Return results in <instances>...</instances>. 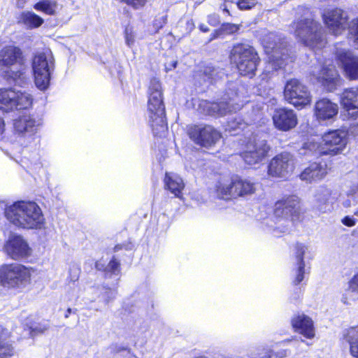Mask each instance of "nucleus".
<instances>
[{"label": "nucleus", "mask_w": 358, "mask_h": 358, "mask_svg": "<svg viewBox=\"0 0 358 358\" xmlns=\"http://www.w3.org/2000/svg\"><path fill=\"white\" fill-rule=\"evenodd\" d=\"M221 36H224V35H223L222 29L220 27L218 29H215L211 33L209 41L215 40V39L217 38L218 37H220Z\"/></svg>", "instance_id": "47"}, {"label": "nucleus", "mask_w": 358, "mask_h": 358, "mask_svg": "<svg viewBox=\"0 0 358 358\" xmlns=\"http://www.w3.org/2000/svg\"><path fill=\"white\" fill-rule=\"evenodd\" d=\"M49 328L48 325H38L36 327H30L29 333L31 336H35L38 334H43Z\"/></svg>", "instance_id": "41"}, {"label": "nucleus", "mask_w": 358, "mask_h": 358, "mask_svg": "<svg viewBox=\"0 0 358 358\" xmlns=\"http://www.w3.org/2000/svg\"><path fill=\"white\" fill-rule=\"evenodd\" d=\"M187 135L196 145L210 149L222 138V132L208 124H192L187 127Z\"/></svg>", "instance_id": "8"}, {"label": "nucleus", "mask_w": 358, "mask_h": 358, "mask_svg": "<svg viewBox=\"0 0 358 358\" xmlns=\"http://www.w3.org/2000/svg\"><path fill=\"white\" fill-rule=\"evenodd\" d=\"M306 249V246L301 243L296 242L294 245V257L296 260V267L293 269L294 276L292 281V284L294 286L301 283L305 278L304 255Z\"/></svg>", "instance_id": "23"}, {"label": "nucleus", "mask_w": 358, "mask_h": 358, "mask_svg": "<svg viewBox=\"0 0 358 358\" xmlns=\"http://www.w3.org/2000/svg\"><path fill=\"white\" fill-rule=\"evenodd\" d=\"M272 120L274 127L281 131H290L298 124L296 113L294 110L286 107L275 109Z\"/></svg>", "instance_id": "17"}, {"label": "nucleus", "mask_w": 358, "mask_h": 358, "mask_svg": "<svg viewBox=\"0 0 358 358\" xmlns=\"http://www.w3.org/2000/svg\"><path fill=\"white\" fill-rule=\"evenodd\" d=\"M123 34L126 45L129 48L133 47L135 43V32L133 27L126 26Z\"/></svg>", "instance_id": "37"}, {"label": "nucleus", "mask_w": 358, "mask_h": 358, "mask_svg": "<svg viewBox=\"0 0 358 358\" xmlns=\"http://www.w3.org/2000/svg\"><path fill=\"white\" fill-rule=\"evenodd\" d=\"M338 113L337 103L327 98L317 100L314 106V115L318 121H326L333 119Z\"/></svg>", "instance_id": "22"}, {"label": "nucleus", "mask_w": 358, "mask_h": 358, "mask_svg": "<svg viewBox=\"0 0 358 358\" xmlns=\"http://www.w3.org/2000/svg\"><path fill=\"white\" fill-rule=\"evenodd\" d=\"M346 112L349 119L355 120L358 118V108L346 110Z\"/></svg>", "instance_id": "49"}, {"label": "nucleus", "mask_w": 358, "mask_h": 358, "mask_svg": "<svg viewBox=\"0 0 358 358\" xmlns=\"http://www.w3.org/2000/svg\"><path fill=\"white\" fill-rule=\"evenodd\" d=\"M6 250L14 260L27 258L31 253V249L20 235L11 236L6 242Z\"/></svg>", "instance_id": "19"}, {"label": "nucleus", "mask_w": 358, "mask_h": 358, "mask_svg": "<svg viewBox=\"0 0 358 358\" xmlns=\"http://www.w3.org/2000/svg\"><path fill=\"white\" fill-rule=\"evenodd\" d=\"M164 188L171 192L176 197L182 198L185 183L181 178L166 172L164 178Z\"/></svg>", "instance_id": "27"}, {"label": "nucleus", "mask_w": 358, "mask_h": 358, "mask_svg": "<svg viewBox=\"0 0 358 358\" xmlns=\"http://www.w3.org/2000/svg\"><path fill=\"white\" fill-rule=\"evenodd\" d=\"M315 80L327 92L336 91L343 82L338 70L331 64H323L317 72Z\"/></svg>", "instance_id": "15"}, {"label": "nucleus", "mask_w": 358, "mask_h": 358, "mask_svg": "<svg viewBox=\"0 0 358 358\" xmlns=\"http://www.w3.org/2000/svg\"><path fill=\"white\" fill-rule=\"evenodd\" d=\"M323 22L333 35H341L346 29L349 17L341 8L335 7L327 9L322 15Z\"/></svg>", "instance_id": "14"}, {"label": "nucleus", "mask_w": 358, "mask_h": 358, "mask_svg": "<svg viewBox=\"0 0 358 358\" xmlns=\"http://www.w3.org/2000/svg\"><path fill=\"white\" fill-rule=\"evenodd\" d=\"M230 62L237 69L238 74L243 77L253 78L261 62V58L256 48L248 43H234L229 55Z\"/></svg>", "instance_id": "4"}, {"label": "nucleus", "mask_w": 358, "mask_h": 358, "mask_svg": "<svg viewBox=\"0 0 358 358\" xmlns=\"http://www.w3.org/2000/svg\"><path fill=\"white\" fill-rule=\"evenodd\" d=\"M348 287L352 292L358 293V273L350 280Z\"/></svg>", "instance_id": "43"}, {"label": "nucleus", "mask_w": 358, "mask_h": 358, "mask_svg": "<svg viewBox=\"0 0 358 358\" xmlns=\"http://www.w3.org/2000/svg\"><path fill=\"white\" fill-rule=\"evenodd\" d=\"M123 248H124V245L122 244H116L113 247V251L114 252H117V251L122 250Z\"/></svg>", "instance_id": "54"}, {"label": "nucleus", "mask_w": 358, "mask_h": 358, "mask_svg": "<svg viewBox=\"0 0 358 358\" xmlns=\"http://www.w3.org/2000/svg\"><path fill=\"white\" fill-rule=\"evenodd\" d=\"M293 34L298 41L313 50L324 48L327 41L320 22L311 17L299 19L292 22Z\"/></svg>", "instance_id": "5"}, {"label": "nucleus", "mask_w": 358, "mask_h": 358, "mask_svg": "<svg viewBox=\"0 0 358 358\" xmlns=\"http://www.w3.org/2000/svg\"><path fill=\"white\" fill-rule=\"evenodd\" d=\"M71 313H72V309L70 308H67V310H66V312L64 313V317L68 318L70 316Z\"/></svg>", "instance_id": "55"}, {"label": "nucleus", "mask_w": 358, "mask_h": 358, "mask_svg": "<svg viewBox=\"0 0 358 358\" xmlns=\"http://www.w3.org/2000/svg\"><path fill=\"white\" fill-rule=\"evenodd\" d=\"M342 134L339 129L325 132L317 148L318 155L334 157L341 154L346 146V141Z\"/></svg>", "instance_id": "11"}, {"label": "nucleus", "mask_w": 358, "mask_h": 358, "mask_svg": "<svg viewBox=\"0 0 358 358\" xmlns=\"http://www.w3.org/2000/svg\"><path fill=\"white\" fill-rule=\"evenodd\" d=\"M15 92L11 89L0 90V104L6 110H13L15 108Z\"/></svg>", "instance_id": "32"}, {"label": "nucleus", "mask_w": 358, "mask_h": 358, "mask_svg": "<svg viewBox=\"0 0 358 358\" xmlns=\"http://www.w3.org/2000/svg\"><path fill=\"white\" fill-rule=\"evenodd\" d=\"M15 108L17 110H27L31 108L33 99L26 92H15Z\"/></svg>", "instance_id": "34"}, {"label": "nucleus", "mask_w": 358, "mask_h": 358, "mask_svg": "<svg viewBox=\"0 0 358 358\" xmlns=\"http://www.w3.org/2000/svg\"><path fill=\"white\" fill-rule=\"evenodd\" d=\"M95 268H96V270L101 271L103 272V269L106 267L104 266V264H101V263L96 262H95Z\"/></svg>", "instance_id": "52"}, {"label": "nucleus", "mask_w": 358, "mask_h": 358, "mask_svg": "<svg viewBox=\"0 0 358 358\" xmlns=\"http://www.w3.org/2000/svg\"><path fill=\"white\" fill-rule=\"evenodd\" d=\"M206 110L209 115L220 117L225 115L229 112V106L227 102H210L206 106Z\"/></svg>", "instance_id": "33"}, {"label": "nucleus", "mask_w": 358, "mask_h": 358, "mask_svg": "<svg viewBox=\"0 0 358 358\" xmlns=\"http://www.w3.org/2000/svg\"><path fill=\"white\" fill-rule=\"evenodd\" d=\"M222 29L223 35H231L235 33H237L240 29V26L238 24L230 23V22H224L220 25Z\"/></svg>", "instance_id": "39"}, {"label": "nucleus", "mask_w": 358, "mask_h": 358, "mask_svg": "<svg viewBox=\"0 0 358 358\" xmlns=\"http://www.w3.org/2000/svg\"><path fill=\"white\" fill-rule=\"evenodd\" d=\"M356 219L350 216H345L342 219V223L349 227H353L356 224Z\"/></svg>", "instance_id": "44"}, {"label": "nucleus", "mask_w": 358, "mask_h": 358, "mask_svg": "<svg viewBox=\"0 0 358 358\" xmlns=\"http://www.w3.org/2000/svg\"><path fill=\"white\" fill-rule=\"evenodd\" d=\"M12 332L3 324H0V358H11L15 354V342Z\"/></svg>", "instance_id": "24"}, {"label": "nucleus", "mask_w": 358, "mask_h": 358, "mask_svg": "<svg viewBox=\"0 0 358 358\" xmlns=\"http://www.w3.org/2000/svg\"><path fill=\"white\" fill-rule=\"evenodd\" d=\"M305 212L300 198L294 194L283 196L273 206V215L276 217L290 218L292 222L301 221Z\"/></svg>", "instance_id": "10"}, {"label": "nucleus", "mask_w": 358, "mask_h": 358, "mask_svg": "<svg viewBox=\"0 0 358 358\" xmlns=\"http://www.w3.org/2000/svg\"><path fill=\"white\" fill-rule=\"evenodd\" d=\"M123 351H127L128 352H130L131 349L127 347H125V346H117L116 345L113 348V349L112 350V353L115 355V354H118Z\"/></svg>", "instance_id": "48"}, {"label": "nucleus", "mask_w": 358, "mask_h": 358, "mask_svg": "<svg viewBox=\"0 0 358 358\" xmlns=\"http://www.w3.org/2000/svg\"><path fill=\"white\" fill-rule=\"evenodd\" d=\"M177 64H178V62H177V61H173V62L171 63V66H172V68H173V69L176 68Z\"/></svg>", "instance_id": "57"}, {"label": "nucleus", "mask_w": 358, "mask_h": 358, "mask_svg": "<svg viewBox=\"0 0 358 358\" xmlns=\"http://www.w3.org/2000/svg\"><path fill=\"white\" fill-rule=\"evenodd\" d=\"M121 271V264L115 256L110 259L107 266L103 269V273L107 275H119Z\"/></svg>", "instance_id": "35"}, {"label": "nucleus", "mask_w": 358, "mask_h": 358, "mask_svg": "<svg viewBox=\"0 0 358 358\" xmlns=\"http://www.w3.org/2000/svg\"><path fill=\"white\" fill-rule=\"evenodd\" d=\"M274 71H263L259 75L260 81L262 83H268L273 77Z\"/></svg>", "instance_id": "42"}, {"label": "nucleus", "mask_w": 358, "mask_h": 358, "mask_svg": "<svg viewBox=\"0 0 358 358\" xmlns=\"http://www.w3.org/2000/svg\"><path fill=\"white\" fill-rule=\"evenodd\" d=\"M271 147L266 141L257 143L248 139L241 143L239 155L246 164L252 166L262 162L268 156Z\"/></svg>", "instance_id": "12"}, {"label": "nucleus", "mask_w": 358, "mask_h": 358, "mask_svg": "<svg viewBox=\"0 0 358 358\" xmlns=\"http://www.w3.org/2000/svg\"><path fill=\"white\" fill-rule=\"evenodd\" d=\"M214 191L218 199L231 201L255 193V187L250 180L233 175L229 179L219 180Z\"/></svg>", "instance_id": "6"}, {"label": "nucleus", "mask_w": 358, "mask_h": 358, "mask_svg": "<svg viewBox=\"0 0 358 358\" xmlns=\"http://www.w3.org/2000/svg\"><path fill=\"white\" fill-rule=\"evenodd\" d=\"M33 8L36 11L53 16L57 14V2L55 0H40L33 5Z\"/></svg>", "instance_id": "31"}, {"label": "nucleus", "mask_w": 358, "mask_h": 358, "mask_svg": "<svg viewBox=\"0 0 358 358\" xmlns=\"http://www.w3.org/2000/svg\"><path fill=\"white\" fill-rule=\"evenodd\" d=\"M39 123L30 114L20 115L13 122V128L18 134L34 133L36 131Z\"/></svg>", "instance_id": "26"}, {"label": "nucleus", "mask_w": 358, "mask_h": 358, "mask_svg": "<svg viewBox=\"0 0 358 358\" xmlns=\"http://www.w3.org/2000/svg\"><path fill=\"white\" fill-rule=\"evenodd\" d=\"M257 4V0H238L236 6L241 10H251Z\"/></svg>", "instance_id": "40"}, {"label": "nucleus", "mask_w": 358, "mask_h": 358, "mask_svg": "<svg viewBox=\"0 0 358 358\" xmlns=\"http://www.w3.org/2000/svg\"><path fill=\"white\" fill-rule=\"evenodd\" d=\"M147 110L149 124L155 137L163 138L168 131L163 90L160 81L152 78L148 89Z\"/></svg>", "instance_id": "2"}, {"label": "nucleus", "mask_w": 358, "mask_h": 358, "mask_svg": "<svg viewBox=\"0 0 358 358\" xmlns=\"http://www.w3.org/2000/svg\"><path fill=\"white\" fill-rule=\"evenodd\" d=\"M4 215L10 223L18 229H41L45 223L41 208L34 201H15L5 208Z\"/></svg>", "instance_id": "1"}, {"label": "nucleus", "mask_w": 358, "mask_h": 358, "mask_svg": "<svg viewBox=\"0 0 358 358\" xmlns=\"http://www.w3.org/2000/svg\"><path fill=\"white\" fill-rule=\"evenodd\" d=\"M283 95L287 102L299 110L310 105L312 101V96L308 86L297 78L287 80Z\"/></svg>", "instance_id": "9"}, {"label": "nucleus", "mask_w": 358, "mask_h": 358, "mask_svg": "<svg viewBox=\"0 0 358 358\" xmlns=\"http://www.w3.org/2000/svg\"><path fill=\"white\" fill-rule=\"evenodd\" d=\"M340 102L345 110L358 108V87L344 89Z\"/></svg>", "instance_id": "29"}, {"label": "nucleus", "mask_w": 358, "mask_h": 358, "mask_svg": "<svg viewBox=\"0 0 358 358\" xmlns=\"http://www.w3.org/2000/svg\"><path fill=\"white\" fill-rule=\"evenodd\" d=\"M119 3L125 4L133 10H140L144 8L149 0H117Z\"/></svg>", "instance_id": "36"}, {"label": "nucleus", "mask_w": 358, "mask_h": 358, "mask_svg": "<svg viewBox=\"0 0 358 358\" xmlns=\"http://www.w3.org/2000/svg\"><path fill=\"white\" fill-rule=\"evenodd\" d=\"M32 66L36 85L42 90L47 89L50 80V71L46 54L38 52L35 55Z\"/></svg>", "instance_id": "16"}, {"label": "nucleus", "mask_w": 358, "mask_h": 358, "mask_svg": "<svg viewBox=\"0 0 358 358\" xmlns=\"http://www.w3.org/2000/svg\"><path fill=\"white\" fill-rule=\"evenodd\" d=\"M21 264H8L0 267V284L8 288H18L29 283L34 271Z\"/></svg>", "instance_id": "7"}, {"label": "nucleus", "mask_w": 358, "mask_h": 358, "mask_svg": "<svg viewBox=\"0 0 358 358\" xmlns=\"http://www.w3.org/2000/svg\"><path fill=\"white\" fill-rule=\"evenodd\" d=\"M5 131V123L3 119L0 116V136H2Z\"/></svg>", "instance_id": "50"}, {"label": "nucleus", "mask_w": 358, "mask_h": 358, "mask_svg": "<svg viewBox=\"0 0 358 358\" xmlns=\"http://www.w3.org/2000/svg\"><path fill=\"white\" fill-rule=\"evenodd\" d=\"M294 169V159L289 152H281L273 157L268 164V175L273 178H286Z\"/></svg>", "instance_id": "13"}, {"label": "nucleus", "mask_w": 358, "mask_h": 358, "mask_svg": "<svg viewBox=\"0 0 358 358\" xmlns=\"http://www.w3.org/2000/svg\"><path fill=\"white\" fill-rule=\"evenodd\" d=\"M341 338L349 344V352L354 358H358V324L345 329Z\"/></svg>", "instance_id": "28"}, {"label": "nucleus", "mask_w": 358, "mask_h": 358, "mask_svg": "<svg viewBox=\"0 0 358 358\" xmlns=\"http://www.w3.org/2000/svg\"><path fill=\"white\" fill-rule=\"evenodd\" d=\"M17 23L34 29L40 27L44 23V20L32 11H22L17 18Z\"/></svg>", "instance_id": "30"}, {"label": "nucleus", "mask_w": 358, "mask_h": 358, "mask_svg": "<svg viewBox=\"0 0 358 358\" xmlns=\"http://www.w3.org/2000/svg\"><path fill=\"white\" fill-rule=\"evenodd\" d=\"M290 324L294 332L302 335L306 338L313 339L315 337L314 322L311 317L303 313L294 314L290 320Z\"/></svg>", "instance_id": "20"}, {"label": "nucleus", "mask_w": 358, "mask_h": 358, "mask_svg": "<svg viewBox=\"0 0 358 358\" xmlns=\"http://www.w3.org/2000/svg\"><path fill=\"white\" fill-rule=\"evenodd\" d=\"M195 29V24L193 19H189L185 23V29L188 33H191Z\"/></svg>", "instance_id": "46"}, {"label": "nucleus", "mask_w": 358, "mask_h": 358, "mask_svg": "<svg viewBox=\"0 0 358 358\" xmlns=\"http://www.w3.org/2000/svg\"><path fill=\"white\" fill-rule=\"evenodd\" d=\"M0 68L4 69L1 76L6 81L20 86L27 83V59L19 46L8 45L0 50Z\"/></svg>", "instance_id": "3"}, {"label": "nucleus", "mask_w": 358, "mask_h": 358, "mask_svg": "<svg viewBox=\"0 0 358 358\" xmlns=\"http://www.w3.org/2000/svg\"><path fill=\"white\" fill-rule=\"evenodd\" d=\"M208 23L213 27L220 24L219 17L217 15L213 14L208 16Z\"/></svg>", "instance_id": "45"}, {"label": "nucleus", "mask_w": 358, "mask_h": 358, "mask_svg": "<svg viewBox=\"0 0 358 358\" xmlns=\"http://www.w3.org/2000/svg\"><path fill=\"white\" fill-rule=\"evenodd\" d=\"M199 29L201 31L203 32V33H207L209 31V28L205 25L204 24H200L199 25Z\"/></svg>", "instance_id": "51"}, {"label": "nucleus", "mask_w": 358, "mask_h": 358, "mask_svg": "<svg viewBox=\"0 0 358 358\" xmlns=\"http://www.w3.org/2000/svg\"><path fill=\"white\" fill-rule=\"evenodd\" d=\"M357 126H358V124H357Z\"/></svg>", "instance_id": "58"}, {"label": "nucleus", "mask_w": 358, "mask_h": 358, "mask_svg": "<svg viewBox=\"0 0 358 358\" xmlns=\"http://www.w3.org/2000/svg\"><path fill=\"white\" fill-rule=\"evenodd\" d=\"M336 60L341 64L344 76L349 80H358V57L349 50L336 53Z\"/></svg>", "instance_id": "18"}, {"label": "nucleus", "mask_w": 358, "mask_h": 358, "mask_svg": "<svg viewBox=\"0 0 358 358\" xmlns=\"http://www.w3.org/2000/svg\"><path fill=\"white\" fill-rule=\"evenodd\" d=\"M223 11H224V13H226L228 15H231L230 11H229V10L227 7H225V8L223 9Z\"/></svg>", "instance_id": "56"}, {"label": "nucleus", "mask_w": 358, "mask_h": 358, "mask_svg": "<svg viewBox=\"0 0 358 358\" xmlns=\"http://www.w3.org/2000/svg\"><path fill=\"white\" fill-rule=\"evenodd\" d=\"M161 20H162V22L160 23V24L159 26H157V31L159 29H162L166 23V16L162 17Z\"/></svg>", "instance_id": "53"}, {"label": "nucleus", "mask_w": 358, "mask_h": 358, "mask_svg": "<svg viewBox=\"0 0 358 358\" xmlns=\"http://www.w3.org/2000/svg\"><path fill=\"white\" fill-rule=\"evenodd\" d=\"M291 340H285L276 343L273 348L268 347H259L257 348L256 352L247 354L244 358H285L289 352V349L285 348L286 343Z\"/></svg>", "instance_id": "21"}, {"label": "nucleus", "mask_w": 358, "mask_h": 358, "mask_svg": "<svg viewBox=\"0 0 358 358\" xmlns=\"http://www.w3.org/2000/svg\"><path fill=\"white\" fill-rule=\"evenodd\" d=\"M327 173L326 168L323 167L320 163L313 162L303 169L299 177L301 180L310 183L322 180Z\"/></svg>", "instance_id": "25"}, {"label": "nucleus", "mask_w": 358, "mask_h": 358, "mask_svg": "<svg viewBox=\"0 0 358 358\" xmlns=\"http://www.w3.org/2000/svg\"><path fill=\"white\" fill-rule=\"evenodd\" d=\"M349 35L351 36L355 45L358 49V17L352 20L349 27Z\"/></svg>", "instance_id": "38"}]
</instances>
